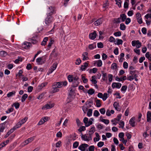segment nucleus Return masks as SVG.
Listing matches in <instances>:
<instances>
[{
	"label": "nucleus",
	"mask_w": 151,
	"mask_h": 151,
	"mask_svg": "<svg viewBox=\"0 0 151 151\" xmlns=\"http://www.w3.org/2000/svg\"><path fill=\"white\" fill-rule=\"evenodd\" d=\"M53 20V17L52 16L47 15V17L45 19V23L46 25L49 26L51 24Z\"/></svg>",
	"instance_id": "f257e3e1"
},
{
	"label": "nucleus",
	"mask_w": 151,
	"mask_h": 151,
	"mask_svg": "<svg viewBox=\"0 0 151 151\" xmlns=\"http://www.w3.org/2000/svg\"><path fill=\"white\" fill-rule=\"evenodd\" d=\"M46 57L44 56L38 58L36 59V61L38 64H42L45 63L46 60Z\"/></svg>",
	"instance_id": "f03ea898"
},
{
	"label": "nucleus",
	"mask_w": 151,
	"mask_h": 151,
	"mask_svg": "<svg viewBox=\"0 0 151 151\" xmlns=\"http://www.w3.org/2000/svg\"><path fill=\"white\" fill-rule=\"evenodd\" d=\"M55 7L54 6H50L49 7L47 10L48 13L47 15L52 16L54 13Z\"/></svg>",
	"instance_id": "7ed1b4c3"
},
{
	"label": "nucleus",
	"mask_w": 151,
	"mask_h": 151,
	"mask_svg": "<svg viewBox=\"0 0 151 151\" xmlns=\"http://www.w3.org/2000/svg\"><path fill=\"white\" fill-rule=\"evenodd\" d=\"M58 64L57 63H54L52 67L49 69L48 72V74L52 73L53 71L56 68Z\"/></svg>",
	"instance_id": "20e7f679"
},
{
	"label": "nucleus",
	"mask_w": 151,
	"mask_h": 151,
	"mask_svg": "<svg viewBox=\"0 0 151 151\" xmlns=\"http://www.w3.org/2000/svg\"><path fill=\"white\" fill-rule=\"evenodd\" d=\"M136 17L137 22L139 24H141L142 22V20L140 14L138 12L136 14Z\"/></svg>",
	"instance_id": "39448f33"
},
{
	"label": "nucleus",
	"mask_w": 151,
	"mask_h": 151,
	"mask_svg": "<svg viewBox=\"0 0 151 151\" xmlns=\"http://www.w3.org/2000/svg\"><path fill=\"white\" fill-rule=\"evenodd\" d=\"M88 147V145L84 143L80 145L78 148L82 151H85L86 148Z\"/></svg>",
	"instance_id": "423d86ee"
},
{
	"label": "nucleus",
	"mask_w": 151,
	"mask_h": 151,
	"mask_svg": "<svg viewBox=\"0 0 151 151\" xmlns=\"http://www.w3.org/2000/svg\"><path fill=\"white\" fill-rule=\"evenodd\" d=\"M32 46L31 42H25L22 45V47L25 49H29Z\"/></svg>",
	"instance_id": "0eeeda50"
},
{
	"label": "nucleus",
	"mask_w": 151,
	"mask_h": 151,
	"mask_svg": "<svg viewBox=\"0 0 151 151\" xmlns=\"http://www.w3.org/2000/svg\"><path fill=\"white\" fill-rule=\"evenodd\" d=\"M35 138V137L33 136L28 138L23 142V144L24 145H25L28 144L29 143L32 141L34 140Z\"/></svg>",
	"instance_id": "6e6552de"
},
{
	"label": "nucleus",
	"mask_w": 151,
	"mask_h": 151,
	"mask_svg": "<svg viewBox=\"0 0 151 151\" xmlns=\"http://www.w3.org/2000/svg\"><path fill=\"white\" fill-rule=\"evenodd\" d=\"M121 86L122 84L119 83H113L112 85V87L113 88H119Z\"/></svg>",
	"instance_id": "1a4fd4ad"
},
{
	"label": "nucleus",
	"mask_w": 151,
	"mask_h": 151,
	"mask_svg": "<svg viewBox=\"0 0 151 151\" xmlns=\"http://www.w3.org/2000/svg\"><path fill=\"white\" fill-rule=\"evenodd\" d=\"M97 36V34L96 31H94L92 33H90L89 35V38L91 40L94 39Z\"/></svg>",
	"instance_id": "9d476101"
},
{
	"label": "nucleus",
	"mask_w": 151,
	"mask_h": 151,
	"mask_svg": "<svg viewBox=\"0 0 151 151\" xmlns=\"http://www.w3.org/2000/svg\"><path fill=\"white\" fill-rule=\"evenodd\" d=\"M102 18H100L98 19L94 22V24L95 25L98 26L101 24L102 23Z\"/></svg>",
	"instance_id": "9b49d317"
},
{
	"label": "nucleus",
	"mask_w": 151,
	"mask_h": 151,
	"mask_svg": "<svg viewBox=\"0 0 151 151\" xmlns=\"http://www.w3.org/2000/svg\"><path fill=\"white\" fill-rule=\"evenodd\" d=\"M54 104H45L42 108V109L46 108V109H50L54 106Z\"/></svg>",
	"instance_id": "f8f14e48"
},
{
	"label": "nucleus",
	"mask_w": 151,
	"mask_h": 151,
	"mask_svg": "<svg viewBox=\"0 0 151 151\" xmlns=\"http://www.w3.org/2000/svg\"><path fill=\"white\" fill-rule=\"evenodd\" d=\"M62 86V82L60 81L56 83L55 84L53 85V87H54L55 88L56 87L60 88Z\"/></svg>",
	"instance_id": "ddd939ff"
},
{
	"label": "nucleus",
	"mask_w": 151,
	"mask_h": 151,
	"mask_svg": "<svg viewBox=\"0 0 151 151\" xmlns=\"http://www.w3.org/2000/svg\"><path fill=\"white\" fill-rule=\"evenodd\" d=\"M7 123L6 122L0 124V132H3L5 129V126L6 124Z\"/></svg>",
	"instance_id": "4468645a"
},
{
	"label": "nucleus",
	"mask_w": 151,
	"mask_h": 151,
	"mask_svg": "<svg viewBox=\"0 0 151 151\" xmlns=\"http://www.w3.org/2000/svg\"><path fill=\"white\" fill-rule=\"evenodd\" d=\"M147 122H150L151 120V113L150 111H148L147 114Z\"/></svg>",
	"instance_id": "2eb2a0df"
},
{
	"label": "nucleus",
	"mask_w": 151,
	"mask_h": 151,
	"mask_svg": "<svg viewBox=\"0 0 151 151\" xmlns=\"http://www.w3.org/2000/svg\"><path fill=\"white\" fill-rule=\"evenodd\" d=\"M135 118L134 117H132L130 120L129 121V123L131 126L132 127H134L135 126V122H134Z\"/></svg>",
	"instance_id": "dca6fc26"
},
{
	"label": "nucleus",
	"mask_w": 151,
	"mask_h": 151,
	"mask_svg": "<svg viewBox=\"0 0 151 151\" xmlns=\"http://www.w3.org/2000/svg\"><path fill=\"white\" fill-rule=\"evenodd\" d=\"M37 37L36 36L35 37H33L32 38L30 39V40H29L30 42H31V43L33 44H36L37 43V41L35 39L36 38H37Z\"/></svg>",
	"instance_id": "f3484780"
},
{
	"label": "nucleus",
	"mask_w": 151,
	"mask_h": 151,
	"mask_svg": "<svg viewBox=\"0 0 151 151\" xmlns=\"http://www.w3.org/2000/svg\"><path fill=\"white\" fill-rule=\"evenodd\" d=\"M119 18H120V19H122V21L124 22L126 19L127 17L125 14H120Z\"/></svg>",
	"instance_id": "a211bd4d"
},
{
	"label": "nucleus",
	"mask_w": 151,
	"mask_h": 151,
	"mask_svg": "<svg viewBox=\"0 0 151 151\" xmlns=\"http://www.w3.org/2000/svg\"><path fill=\"white\" fill-rule=\"evenodd\" d=\"M120 18H114V19L113 22L114 23L118 24L121 22Z\"/></svg>",
	"instance_id": "6ab92c4d"
},
{
	"label": "nucleus",
	"mask_w": 151,
	"mask_h": 151,
	"mask_svg": "<svg viewBox=\"0 0 151 151\" xmlns=\"http://www.w3.org/2000/svg\"><path fill=\"white\" fill-rule=\"evenodd\" d=\"M9 142V139L7 140H6L5 141H4L2 143H1L0 145V149L2 148L5 146L7 144H8Z\"/></svg>",
	"instance_id": "aec40b11"
},
{
	"label": "nucleus",
	"mask_w": 151,
	"mask_h": 151,
	"mask_svg": "<svg viewBox=\"0 0 151 151\" xmlns=\"http://www.w3.org/2000/svg\"><path fill=\"white\" fill-rule=\"evenodd\" d=\"M88 55V53L87 52H84L83 54H82V56L83 57V60H87L88 59V57L87 56Z\"/></svg>",
	"instance_id": "412c9836"
},
{
	"label": "nucleus",
	"mask_w": 151,
	"mask_h": 151,
	"mask_svg": "<svg viewBox=\"0 0 151 151\" xmlns=\"http://www.w3.org/2000/svg\"><path fill=\"white\" fill-rule=\"evenodd\" d=\"M96 43L94 42L92 44L89 45L88 47L90 49L92 50L94 48H96Z\"/></svg>",
	"instance_id": "4be33fe9"
},
{
	"label": "nucleus",
	"mask_w": 151,
	"mask_h": 151,
	"mask_svg": "<svg viewBox=\"0 0 151 151\" xmlns=\"http://www.w3.org/2000/svg\"><path fill=\"white\" fill-rule=\"evenodd\" d=\"M95 128L94 127H92L91 129H90L89 131V135L91 136L92 135V134L95 132Z\"/></svg>",
	"instance_id": "5701e85b"
},
{
	"label": "nucleus",
	"mask_w": 151,
	"mask_h": 151,
	"mask_svg": "<svg viewBox=\"0 0 151 151\" xmlns=\"http://www.w3.org/2000/svg\"><path fill=\"white\" fill-rule=\"evenodd\" d=\"M101 72L103 74L102 80L104 81H105L106 80H107V77H106L107 73H104V71H102Z\"/></svg>",
	"instance_id": "b1692460"
},
{
	"label": "nucleus",
	"mask_w": 151,
	"mask_h": 151,
	"mask_svg": "<svg viewBox=\"0 0 151 151\" xmlns=\"http://www.w3.org/2000/svg\"><path fill=\"white\" fill-rule=\"evenodd\" d=\"M68 79L70 82H72L73 80L74 77L72 75H69L68 76Z\"/></svg>",
	"instance_id": "393cba45"
},
{
	"label": "nucleus",
	"mask_w": 151,
	"mask_h": 151,
	"mask_svg": "<svg viewBox=\"0 0 151 151\" xmlns=\"http://www.w3.org/2000/svg\"><path fill=\"white\" fill-rule=\"evenodd\" d=\"M27 97L28 95L27 94H24L22 97L21 101L22 102H24Z\"/></svg>",
	"instance_id": "a878e982"
},
{
	"label": "nucleus",
	"mask_w": 151,
	"mask_h": 151,
	"mask_svg": "<svg viewBox=\"0 0 151 151\" xmlns=\"http://www.w3.org/2000/svg\"><path fill=\"white\" fill-rule=\"evenodd\" d=\"M87 137L86 134L82 135L81 136L82 138L84 140L88 141H89L90 139H89L88 138H87Z\"/></svg>",
	"instance_id": "bb28decb"
},
{
	"label": "nucleus",
	"mask_w": 151,
	"mask_h": 151,
	"mask_svg": "<svg viewBox=\"0 0 151 151\" xmlns=\"http://www.w3.org/2000/svg\"><path fill=\"white\" fill-rule=\"evenodd\" d=\"M145 55L146 58H148L149 60L151 61V55L150 54L149 52H147Z\"/></svg>",
	"instance_id": "cd10ccee"
},
{
	"label": "nucleus",
	"mask_w": 151,
	"mask_h": 151,
	"mask_svg": "<svg viewBox=\"0 0 151 151\" xmlns=\"http://www.w3.org/2000/svg\"><path fill=\"white\" fill-rule=\"evenodd\" d=\"M87 93L89 95H92L94 93V91L93 88H91L88 91Z\"/></svg>",
	"instance_id": "c85d7f7f"
},
{
	"label": "nucleus",
	"mask_w": 151,
	"mask_h": 151,
	"mask_svg": "<svg viewBox=\"0 0 151 151\" xmlns=\"http://www.w3.org/2000/svg\"><path fill=\"white\" fill-rule=\"evenodd\" d=\"M126 26L123 23H121L120 24V29L122 30H124L126 29Z\"/></svg>",
	"instance_id": "c756f323"
},
{
	"label": "nucleus",
	"mask_w": 151,
	"mask_h": 151,
	"mask_svg": "<svg viewBox=\"0 0 151 151\" xmlns=\"http://www.w3.org/2000/svg\"><path fill=\"white\" fill-rule=\"evenodd\" d=\"M79 83L78 81H74L73 85H72V87H77Z\"/></svg>",
	"instance_id": "7c9ffc66"
},
{
	"label": "nucleus",
	"mask_w": 151,
	"mask_h": 151,
	"mask_svg": "<svg viewBox=\"0 0 151 151\" xmlns=\"http://www.w3.org/2000/svg\"><path fill=\"white\" fill-rule=\"evenodd\" d=\"M86 127L85 126H81L80 128L78 129L79 132H81L83 131H84L86 130Z\"/></svg>",
	"instance_id": "2f4dec72"
},
{
	"label": "nucleus",
	"mask_w": 151,
	"mask_h": 151,
	"mask_svg": "<svg viewBox=\"0 0 151 151\" xmlns=\"http://www.w3.org/2000/svg\"><path fill=\"white\" fill-rule=\"evenodd\" d=\"M116 40H117V43H115V45L117 44V45H119L122 44L123 43V41L122 40L119 39L117 38L116 39Z\"/></svg>",
	"instance_id": "473e14b6"
},
{
	"label": "nucleus",
	"mask_w": 151,
	"mask_h": 151,
	"mask_svg": "<svg viewBox=\"0 0 151 151\" xmlns=\"http://www.w3.org/2000/svg\"><path fill=\"white\" fill-rule=\"evenodd\" d=\"M16 92L15 91L10 92L7 94V96L8 97H10L12 96Z\"/></svg>",
	"instance_id": "72a5a7b5"
},
{
	"label": "nucleus",
	"mask_w": 151,
	"mask_h": 151,
	"mask_svg": "<svg viewBox=\"0 0 151 151\" xmlns=\"http://www.w3.org/2000/svg\"><path fill=\"white\" fill-rule=\"evenodd\" d=\"M115 1L116 2V4H117L119 7L120 8L121 6L122 1L121 0H115Z\"/></svg>",
	"instance_id": "f704fd0d"
},
{
	"label": "nucleus",
	"mask_w": 151,
	"mask_h": 151,
	"mask_svg": "<svg viewBox=\"0 0 151 151\" xmlns=\"http://www.w3.org/2000/svg\"><path fill=\"white\" fill-rule=\"evenodd\" d=\"M47 84V82H45L41 84L40 86H39V87H40L39 89H42V88L46 86Z\"/></svg>",
	"instance_id": "c9c22d12"
},
{
	"label": "nucleus",
	"mask_w": 151,
	"mask_h": 151,
	"mask_svg": "<svg viewBox=\"0 0 151 151\" xmlns=\"http://www.w3.org/2000/svg\"><path fill=\"white\" fill-rule=\"evenodd\" d=\"M7 55V53L4 51H1L0 52V55L2 56H5Z\"/></svg>",
	"instance_id": "e433bc0d"
},
{
	"label": "nucleus",
	"mask_w": 151,
	"mask_h": 151,
	"mask_svg": "<svg viewBox=\"0 0 151 151\" xmlns=\"http://www.w3.org/2000/svg\"><path fill=\"white\" fill-rule=\"evenodd\" d=\"M13 130L12 129H10V130L6 134L4 137L5 138L7 137L12 133L13 132Z\"/></svg>",
	"instance_id": "4c0bfd02"
},
{
	"label": "nucleus",
	"mask_w": 151,
	"mask_h": 151,
	"mask_svg": "<svg viewBox=\"0 0 151 151\" xmlns=\"http://www.w3.org/2000/svg\"><path fill=\"white\" fill-rule=\"evenodd\" d=\"M13 106H14L16 109H17L19 108L20 104L18 102H15L13 104Z\"/></svg>",
	"instance_id": "58836bf2"
},
{
	"label": "nucleus",
	"mask_w": 151,
	"mask_h": 151,
	"mask_svg": "<svg viewBox=\"0 0 151 151\" xmlns=\"http://www.w3.org/2000/svg\"><path fill=\"white\" fill-rule=\"evenodd\" d=\"M92 113V110L91 109H89L87 113V115L88 116H91Z\"/></svg>",
	"instance_id": "ea45409f"
},
{
	"label": "nucleus",
	"mask_w": 151,
	"mask_h": 151,
	"mask_svg": "<svg viewBox=\"0 0 151 151\" xmlns=\"http://www.w3.org/2000/svg\"><path fill=\"white\" fill-rule=\"evenodd\" d=\"M82 79L83 81V82L84 83H86L88 81V80L87 78H86L84 76H83L82 75Z\"/></svg>",
	"instance_id": "a19ab883"
},
{
	"label": "nucleus",
	"mask_w": 151,
	"mask_h": 151,
	"mask_svg": "<svg viewBox=\"0 0 151 151\" xmlns=\"http://www.w3.org/2000/svg\"><path fill=\"white\" fill-rule=\"evenodd\" d=\"M127 88V86H123L121 88V91H125Z\"/></svg>",
	"instance_id": "79ce46f5"
},
{
	"label": "nucleus",
	"mask_w": 151,
	"mask_h": 151,
	"mask_svg": "<svg viewBox=\"0 0 151 151\" xmlns=\"http://www.w3.org/2000/svg\"><path fill=\"white\" fill-rule=\"evenodd\" d=\"M122 116V114H119L116 117V118L114 119V120H115L119 122V121L120 119H121Z\"/></svg>",
	"instance_id": "37998d69"
},
{
	"label": "nucleus",
	"mask_w": 151,
	"mask_h": 151,
	"mask_svg": "<svg viewBox=\"0 0 151 151\" xmlns=\"http://www.w3.org/2000/svg\"><path fill=\"white\" fill-rule=\"evenodd\" d=\"M97 69L96 68H93V69H91L90 70L89 73H91L92 71L93 73H95L97 71Z\"/></svg>",
	"instance_id": "c03bdc74"
},
{
	"label": "nucleus",
	"mask_w": 151,
	"mask_h": 151,
	"mask_svg": "<svg viewBox=\"0 0 151 151\" xmlns=\"http://www.w3.org/2000/svg\"><path fill=\"white\" fill-rule=\"evenodd\" d=\"M97 65L99 67H100L102 65V62L101 60H99L97 61Z\"/></svg>",
	"instance_id": "a18cd8bd"
},
{
	"label": "nucleus",
	"mask_w": 151,
	"mask_h": 151,
	"mask_svg": "<svg viewBox=\"0 0 151 151\" xmlns=\"http://www.w3.org/2000/svg\"><path fill=\"white\" fill-rule=\"evenodd\" d=\"M108 94L106 93H104V96H102V98L104 101H105L107 98H108Z\"/></svg>",
	"instance_id": "49530a36"
},
{
	"label": "nucleus",
	"mask_w": 151,
	"mask_h": 151,
	"mask_svg": "<svg viewBox=\"0 0 151 151\" xmlns=\"http://www.w3.org/2000/svg\"><path fill=\"white\" fill-rule=\"evenodd\" d=\"M136 47L137 48H139L141 46V43L139 42V41L137 40V41Z\"/></svg>",
	"instance_id": "de8ad7c7"
},
{
	"label": "nucleus",
	"mask_w": 151,
	"mask_h": 151,
	"mask_svg": "<svg viewBox=\"0 0 151 151\" xmlns=\"http://www.w3.org/2000/svg\"><path fill=\"white\" fill-rule=\"evenodd\" d=\"M99 115L100 114L97 110H96L94 111L93 113L94 116H95L96 117H97L99 116Z\"/></svg>",
	"instance_id": "09e8293b"
},
{
	"label": "nucleus",
	"mask_w": 151,
	"mask_h": 151,
	"mask_svg": "<svg viewBox=\"0 0 151 151\" xmlns=\"http://www.w3.org/2000/svg\"><path fill=\"white\" fill-rule=\"evenodd\" d=\"M117 65L115 63H113L111 65V68L112 69H115L117 68Z\"/></svg>",
	"instance_id": "8fccbe9b"
},
{
	"label": "nucleus",
	"mask_w": 151,
	"mask_h": 151,
	"mask_svg": "<svg viewBox=\"0 0 151 151\" xmlns=\"http://www.w3.org/2000/svg\"><path fill=\"white\" fill-rule=\"evenodd\" d=\"M101 121L103 122L106 124H108L109 122V120L108 119H102L101 120Z\"/></svg>",
	"instance_id": "3c124183"
},
{
	"label": "nucleus",
	"mask_w": 151,
	"mask_h": 151,
	"mask_svg": "<svg viewBox=\"0 0 151 151\" xmlns=\"http://www.w3.org/2000/svg\"><path fill=\"white\" fill-rule=\"evenodd\" d=\"M95 76H93L92 77V79L91 80V81L93 82L94 84H96L97 83V81L95 79Z\"/></svg>",
	"instance_id": "603ef678"
},
{
	"label": "nucleus",
	"mask_w": 151,
	"mask_h": 151,
	"mask_svg": "<svg viewBox=\"0 0 151 151\" xmlns=\"http://www.w3.org/2000/svg\"><path fill=\"white\" fill-rule=\"evenodd\" d=\"M79 143L78 142H75L73 145V147L74 148H76L78 146Z\"/></svg>",
	"instance_id": "864d4df0"
},
{
	"label": "nucleus",
	"mask_w": 151,
	"mask_h": 151,
	"mask_svg": "<svg viewBox=\"0 0 151 151\" xmlns=\"http://www.w3.org/2000/svg\"><path fill=\"white\" fill-rule=\"evenodd\" d=\"M109 80L110 82H111L113 80V76L112 74H108Z\"/></svg>",
	"instance_id": "5fc2aeb1"
},
{
	"label": "nucleus",
	"mask_w": 151,
	"mask_h": 151,
	"mask_svg": "<svg viewBox=\"0 0 151 151\" xmlns=\"http://www.w3.org/2000/svg\"><path fill=\"white\" fill-rule=\"evenodd\" d=\"M96 106L97 107H100L101 106V104H100V100L99 99H97L96 100Z\"/></svg>",
	"instance_id": "6e6d98bb"
},
{
	"label": "nucleus",
	"mask_w": 151,
	"mask_h": 151,
	"mask_svg": "<svg viewBox=\"0 0 151 151\" xmlns=\"http://www.w3.org/2000/svg\"><path fill=\"white\" fill-rule=\"evenodd\" d=\"M97 46L99 48H102L103 47L104 45L102 42H100L97 43Z\"/></svg>",
	"instance_id": "4d7b16f0"
},
{
	"label": "nucleus",
	"mask_w": 151,
	"mask_h": 151,
	"mask_svg": "<svg viewBox=\"0 0 151 151\" xmlns=\"http://www.w3.org/2000/svg\"><path fill=\"white\" fill-rule=\"evenodd\" d=\"M119 125L120 126L119 127V128L121 127L123 129L124 127V122L123 121H120L119 123Z\"/></svg>",
	"instance_id": "13d9d810"
},
{
	"label": "nucleus",
	"mask_w": 151,
	"mask_h": 151,
	"mask_svg": "<svg viewBox=\"0 0 151 151\" xmlns=\"http://www.w3.org/2000/svg\"><path fill=\"white\" fill-rule=\"evenodd\" d=\"M44 120L43 119H41L40 120L39 122L37 125H42L43 123H44V122H46V121L45 120Z\"/></svg>",
	"instance_id": "bf43d9fd"
},
{
	"label": "nucleus",
	"mask_w": 151,
	"mask_h": 151,
	"mask_svg": "<svg viewBox=\"0 0 151 151\" xmlns=\"http://www.w3.org/2000/svg\"><path fill=\"white\" fill-rule=\"evenodd\" d=\"M104 145V142H99L97 144V146L99 147H101Z\"/></svg>",
	"instance_id": "052dcab7"
},
{
	"label": "nucleus",
	"mask_w": 151,
	"mask_h": 151,
	"mask_svg": "<svg viewBox=\"0 0 151 151\" xmlns=\"http://www.w3.org/2000/svg\"><path fill=\"white\" fill-rule=\"evenodd\" d=\"M58 88L57 87L54 88V87H52V89L53 90H52V91L53 93H55L56 92H58L59 90Z\"/></svg>",
	"instance_id": "680f3d73"
},
{
	"label": "nucleus",
	"mask_w": 151,
	"mask_h": 151,
	"mask_svg": "<svg viewBox=\"0 0 151 151\" xmlns=\"http://www.w3.org/2000/svg\"><path fill=\"white\" fill-rule=\"evenodd\" d=\"M123 66L125 69L127 68L128 67V64L126 62H124L123 63Z\"/></svg>",
	"instance_id": "e2e57ef3"
},
{
	"label": "nucleus",
	"mask_w": 151,
	"mask_h": 151,
	"mask_svg": "<svg viewBox=\"0 0 151 151\" xmlns=\"http://www.w3.org/2000/svg\"><path fill=\"white\" fill-rule=\"evenodd\" d=\"M121 35V32L120 31L115 32L114 33V35L116 36H120Z\"/></svg>",
	"instance_id": "0e129e2a"
},
{
	"label": "nucleus",
	"mask_w": 151,
	"mask_h": 151,
	"mask_svg": "<svg viewBox=\"0 0 151 151\" xmlns=\"http://www.w3.org/2000/svg\"><path fill=\"white\" fill-rule=\"evenodd\" d=\"M22 60V58L19 57L18 58L16 59L15 60V62L16 63H17L19 61L21 62Z\"/></svg>",
	"instance_id": "69168bd1"
},
{
	"label": "nucleus",
	"mask_w": 151,
	"mask_h": 151,
	"mask_svg": "<svg viewBox=\"0 0 151 151\" xmlns=\"http://www.w3.org/2000/svg\"><path fill=\"white\" fill-rule=\"evenodd\" d=\"M95 147L93 145L90 146L89 148V151H94Z\"/></svg>",
	"instance_id": "338daca9"
},
{
	"label": "nucleus",
	"mask_w": 151,
	"mask_h": 151,
	"mask_svg": "<svg viewBox=\"0 0 151 151\" xmlns=\"http://www.w3.org/2000/svg\"><path fill=\"white\" fill-rule=\"evenodd\" d=\"M88 119L86 117H85L83 119V122L84 123L86 124H87L88 123Z\"/></svg>",
	"instance_id": "774afa93"
}]
</instances>
